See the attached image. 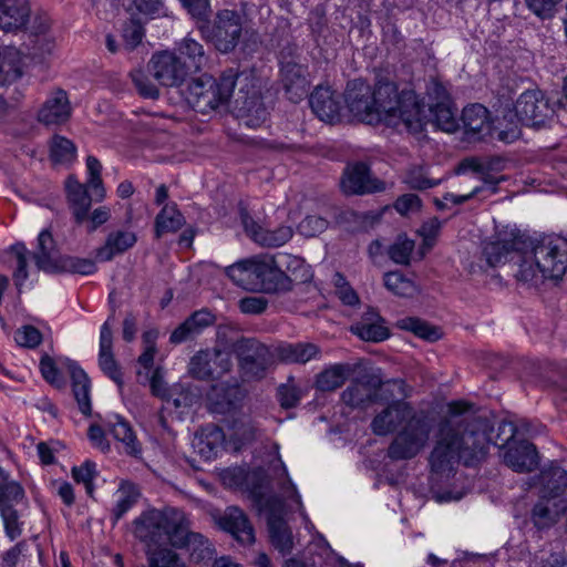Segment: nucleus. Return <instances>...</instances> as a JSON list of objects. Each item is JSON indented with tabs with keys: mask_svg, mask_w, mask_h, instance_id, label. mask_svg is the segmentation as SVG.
<instances>
[{
	"mask_svg": "<svg viewBox=\"0 0 567 567\" xmlns=\"http://www.w3.org/2000/svg\"><path fill=\"white\" fill-rule=\"evenodd\" d=\"M473 406L465 401L449 404L452 417L465 415L457 421L450 419L441 424L440 437L429 457L432 472H451L458 462L473 466L487 455L493 425L486 416L466 414Z\"/></svg>",
	"mask_w": 567,
	"mask_h": 567,
	"instance_id": "nucleus-1",
	"label": "nucleus"
},
{
	"mask_svg": "<svg viewBox=\"0 0 567 567\" xmlns=\"http://www.w3.org/2000/svg\"><path fill=\"white\" fill-rule=\"evenodd\" d=\"M375 435L385 436L396 432L386 456L392 461H408L417 456L427 445L433 431V420L411 403L395 400L380 411L371 422Z\"/></svg>",
	"mask_w": 567,
	"mask_h": 567,
	"instance_id": "nucleus-2",
	"label": "nucleus"
},
{
	"mask_svg": "<svg viewBox=\"0 0 567 567\" xmlns=\"http://www.w3.org/2000/svg\"><path fill=\"white\" fill-rule=\"evenodd\" d=\"M525 256L517 259L516 280L538 287L546 280L558 282L567 271V239L559 236L530 238L525 234Z\"/></svg>",
	"mask_w": 567,
	"mask_h": 567,
	"instance_id": "nucleus-3",
	"label": "nucleus"
},
{
	"mask_svg": "<svg viewBox=\"0 0 567 567\" xmlns=\"http://www.w3.org/2000/svg\"><path fill=\"white\" fill-rule=\"evenodd\" d=\"M373 104L380 122L389 126H404L408 132L419 133L423 130L421 105L413 91L398 92L393 82L379 81L372 90Z\"/></svg>",
	"mask_w": 567,
	"mask_h": 567,
	"instance_id": "nucleus-4",
	"label": "nucleus"
},
{
	"mask_svg": "<svg viewBox=\"0 0 567 567\" xmlns=\"http://www.w3.org/2000/svg\"><path fill=\"white\" fill-rule=\"evenodd\" d=\"M558 102L551 101L540 90H528L519 95L514 111H508L503 121H508V126L498 132V140L512 143L520 135L519 123L534 128L549 125L555 117Z\"/></svg>",
	"mask_w": 567,
	"mask_h": 567,
	"instance_id": "nucleus-5",
	"label": "nucleus"
},
{
	"mask_svg": "<svg viewBox=\"0 0 567 567\" xmlns=\"http://www.w3.org/2000/svg\"><path fill=\"white\" fill-rule=\"evenodd\" d=\"M239 74L236 70L228 69L218 80L208 74L193 79L184 91L187 104L202 114L217 110L229 101Z\"/></svg>",
	"mask_w": 567,
	"mask_h": 567,
	"instance_id": "nucleus-6",
	"label": "nucleus"
},
{
	"mask_svg": "<svg viewBox=\"0 0 567 567\" xmlns=\"http://www.w3.org/2000/svg\"><path fill=\"white\" fill-rule=\"evenodd\" d=\"M184 516L185 513L175 507L145 511L133 520V534L146 545V553L155 550L153 547L165 540L172 545L173 535L184 522Z\"/></svg>",
	"mask_w": 567,
	"mask_h": 567,
	"instance_id": "nucleus-7",
	"label": "nucleus"
},
{
	"mask_svg": "<svg viewBox=\"0 0 567 567\" xmlns=\"http://www.w3.org/2000/svg\"><path fill=\"white\" fill-rule=\"evenodd\" d=\"M237 83L239 89L234 100V112L245 126L259 127L268 116L261 101L259 80L250 73H240Z\"/></svg>",
	"mask_w": 567,
	"mask_h": 567,
	"instance_id": "nucleus-8",
	"label": "nucleus"
},
{
	"mask_svg": "<svg viewBox=\"0 0 567 567\" xmlns=\"http://www.w3.org/2000/svg\"><path fill=\"white\" fill-rule=\"evenodd\" d=\"M525 233L515 227L506 226L498 230L494 238L484 244L482 257L489 268L509 262L512 272L517 270V259L525 256Z\"/></svg>",
	"mask_w": 567,
	"mask_h": 567,
	"instance_id": "nucleus-9",
	"label": "nucleus"
},
{
	"mask_svg": "<svg viewBox=\"0 0 567 567\" xmlns=\"http://www.w3.org/2000/svg\"><path fill=\"white\" fill-rule=\"evenodd\" d=\"M245 380H261L274 363L270 349L256 338H240L233 346Z\"/></svg>",
	"mask_w": 567,
	"mask_h": 567,
	"instance_id": "nucleus-10",
	"label": "nucleus"
},
{
	"mask_svg": "<svg viewBox=\"0 0 567 567\" xmlns=\"http://www.w3.org/2000/svg\"><path fill=\"white\" fill-rule=\"evenodd\" d=\"M199 30L221 53L231 52L243 34V17L235 10H220L213 22H204Z\"/></svg>",
	"mask_w": 567,
	"mask_h": 567,
	"instance_id": "nucleus-11",
	"label": "nucleus"
},
{
	"mask_svg": "<svg viewBox=\"0 0 567 567\" xmlns=\"http://www.w3.org/2000/svg\"><path fill=\"white\" fill-rule=\"evenodd\" d=\"M250 280L260 290L271 293L289 290V280L278 268L275 255L260 254L247 258Z\"/></svg>",
	"mask_w": 567,
	"mask_h": 567,
	"instance_id": "nucleus-12",
	"label": "nucleus"
},
{
	"mask_svg": "<svg viewBox=\"0 0 567 567\" xmlns=\"http://www.w3.org/2000/svg\"><path fill=\"white\" fill-rule=\"evenodd\" d=\"M233 368L231 355L219 349L200 350L190 358L188 373L203 381L220 379Z\"/></svg>",
	"mask_w": 567,
	"mask_h": 567,
	"instance_id": "nucleus-13",
	"label": "nucleus"
},
{
	"mask_svg": "<svg viewBox=\"0 0 567 567\" xmlns=\"http://www.w3.org/2000/svg\"><path fill=\"white\" fill-rule=\"evenodd\" d=\"M152 76L163 86H179L192 74L176 52L165 50L152 55L148 64Z\"/></svg>",
	"mask_w": 567,
	"mask_h": 567,
	"instance_id": "nucleus-14",
	"label": "nucleus"
},
{
	"mask_svg": "<svg viewBox=\"0 0 567 567\" xmlns=\"http://www.w3.org/2000/svg\"><path fill=\"white\" fill-rule=\"evenodd\" d=\"M51 21L44 14H37L31 25L23 32L27 40L22 47L25 53L37 62H43L55 49V39L50 32Z\"/></svg>",
	"mask_w": 567,
	"mask_h": 567,
	"instance_id": "nucleus-15",
	"label": "nucleus"
},
{
	"mask_svg": "<svg viewBox=\"0 0 567 567\" xmlns=\"http://www.w3.org/2000/svg\"><path fill=\"white\" fill-rule=\"evenodd\" d=\"M344 101L349 111L359 121L368 124L380 123V117L373 104L371 86L363 80L350 81L344 93Z\"/></svg>",
	"mask_w": 567,
	"mask_h": 567,
	"instance_id": "nucleus-16",
	"label": "nucleus"
},
{
	"mask_svg": "<svg viewBox=\"0 0 567 567\" xmlns=\"http://www.w3.org/2000/svg\"><path fill=\"white\" fill-rule=\"evenodd\" d=\"M172 546L186 549L190 560L195 563L210 560L215 555V548L209 539L200 533L190 530V520L186 515L181 527L173 535Z\"/></svg>",
	"mask_w": 567,
	"mask_h": 567,
	"instance_id": "nucleus-17",
	"label": "nucleus"
},
{
	"mask_svg": "<svg viewBox=\"0 0 567 567\" xmlns=\"http://www.w3.org/2000/svg\"><path fill=\"white\" fill-rule=\"evenodd\" d=\"M240 220L246 235L261 247H281L293 236V229L291 226L280 225L275 229L265 228L256 221L246 209L240 210Z\"/></svg>",
	"mask_w": 567,
	"mask_h": 567,
	"instance_id": "nucleus-18",
	"label": "nucleus"
},
{
	"mask_svg": "<svg viewBox=\"0 0 567 567\" xmlns=\"http://www.w3.org/2000/svg\"><path fill=\"white\" fill-rule=\"evenodd\" d=\"M340 186L347 195L373 194L385 189V184L373 177L364 163L348 166L341 177Z\"/></svg>",
	"mask_w": 567,
	"mask_h": 567,
	"instance_id": "nucleus-19",
	"label": "nucleus"
},
{
	"mask_svg": "<svg viewBox=\"0 0 567 567\" xmlns=\"http://www.w3.org/2000/svg\"><path fill=\"white\" fill-rule=\"evenodd\" d=\"M35 16L29 0H0V30L4 33L24 32Z\"/></svg>",
	"mask_w": 567,
	"mask_h": 567,
	"instance_id": "nucleus-20",
	"label": "nucleus"
},
{
	"mask_svg": "<svg viewBox=\"0 0 567 567\" xmlns=\"http://www.w3.org/2000/svg\"><path fill=\"white\" fill-rule=\"evenodd\" d=\"M382 381L379 377L370 375L351 383L341 394L342 401L351 408L363 409L375 402Z\"/></svg>",
	"mask_w": 567,
	"mask_h": 567,
	"instance_id": "nucleus-21",
	"label": "nucleus"
},
{
	"mask_svg": "<svg viewBox=\"0 0 567 567\" xmlns=\"http://www.w3.org/2000/svg\"><path fill=\"white\" fill-rule=\"evenodd\" d=\"M309 104L322 122L334 123L340 118V95L328 86H317L309 97Z\"/></svg>",
	"mask_w": 567,
	"mask_h": 567,
	"instance_id": "nucleus-22",
	"label": "nucleus"
},
{
	"mask_svg": "<svg viewBox=\"0 0 567 567\" xmlns=\"http://www.w3.org/2000/svg\"><path fill=\"white\" fill-rule=\"evenodd\" d=\"M504 463L518 473L532 472L538 465V453L533 443L522 440L508 444Z\"/></svg>",
	"mask_w": 567,
	"mask_h": 567,
	"instance_id": "nucleus-23",
	"label": "nucleus"
},
{
	"mask_svg": "<svg viewBox=\"0 0 567 567\" xmlns=\"http://www.w3.org/2000/svg\"><path fill=\"white\" fill-rule=\"evenodd\" d=\"M281 82L289 100L298 102L308 93V68L295 61L284 62L281 65Z\"/></svg>",
	"mask_w": 567,
	"mask_h": 567,
	"instance_id": "nucleus-24",
	"label": "nucleus"
},
{
	"mask_svg": "<svg viewBox=\"0 0 567 567\" xmlns=\"http://www.w3.org/2000/svg\"><path fill=\"white\" fill-rule=\"evenodd\" d=\"M112 319L113 316L101 327L99 364L102 371L121 386L123 384L122 372L113 354Z\"/></svg>",
	"mask_w": 567,
	"mask_h": 567,
	"instance_id": "nucleus-25",
	"label": "nucleus"
},
{
	"mask_svg": "<svg viewBox=\"0 0 567 567\" xmlns=\"http://www.w3.org/2000/svg\"><path fill=\"white\" fill-rule=\"evenodd\" d=\"M219 526L241 545L255 542V532L246 514L238 507H228L219 518Z\"/></svg>",
	"mask_w": 567,
	"mask_h": 567,
	"instance_id": "nucleus-26",
	"label": "nucleus"
},
{
	"mask_svg": "<svg viewBox=\"0 0 567 567\" xmlns=\"http://www.w3.org/2000/svg\"><path fill=\"white\" fill-rule=\"evenodd\" d=\"M351 332L368 342H382L390 337L385 320L374 309H368L361 320L351 326Z\"/></svg>",
	"mask_w": 567,
	"mask_h": 567,
	"instance_id": "nucleus-27",
	"label": "nucleus"
},
{
	"mask_svg": "<svg viewBox=\"0 0 567 567\" xmlns=\"http://www.w3.org/2000/svg\"><path fill=\"white\" fill-rule=\"evenodd\" d=\"M71 115V105L63 90L54 91L39 110L38 120L45 125L65 123Z\"/></svg>",
	"mask_w": 567,
	"mask_h": 567,
	"instance_id": "nucleus-28",
	"label": "nucleus"
},
{
	"mask_svg": "<svg viewBox=\"0 0 567 567\" xmlns=\"http://www.w3.org/2000/svg\"><path fill=\"white\" fill-rule=\"evenodd\" d=\"M87 184H81L73 176H69L65 182L68 203L78 225H82L87 219L92 200H95L94 196L87 193Z\"/></svg>",
	"mask_w": 567,
	"mask_h": 567,
	"instance_id": "nucleus-29",
	"label": "nucleus"
},
{
	"mask_svg": "<svg viewBox=\"0 0 567 567\" xmlns=\"http://www.w3.org/2000/svg\"><path fill=\"white\" fill-rule=\"evenodd\" d=\"M465 135L468 140H482L491 134L489 112L482 104L466 106L462 113Z\"/></svg>",
	"mask_w": 567,
	"mask_h": 567,
	"instance_id": "nucleus-30",
	"label": "nucleus"
},
{
	"mask_svg": "<svg viewBox=\"0 0 567 567\" xmlns=\"http://www.w3.org/2000/svg\"><path fill=\"white\" fill-rule=\"evenodd\" d=\"M173 52L181 56L182 62L192 74L202 71L208 63L204 45L189 34L176 44Z\"/></svg>",
	"mask_w": 567,
	"mask_h": 567,
	"instance_id": "nucleus-31",
	"label": "nucleus"
},
{
	"mask_svg": "<svg viewBox=\"0 0 567 567\" xmlns=\"http://www.w3.org/2000/svg\"><path fill=\"white\" fill-rule=\"evenodd\" d=\"M137 241L136 234L131 230H113L111 231L105 244L95 250V258L99 261H110L116 255L124 254L131 249Z\"/></svg>",
	"mask_w": 567,
	"mask_h": 567,
	"instance_id": "nucleus-32",
	"label": "nucleus"
},
{
	"mask_svg": "<svg viewBox=\"0 0 567 567\" xmlns=\"http://www.w3.org/2000/svg\"><path fill=\"white\" fill-rule=\"evenodd\" d=\"M214 321L215 316L210 311L206 309L195 311L172 332L169 341L178 344L193 339Z\"/></svg>",
	"mask_w": 567,
	"mask_h": 567,
	"instance_id": "nucleus-33",
	"label": "nucleus"
},
{
	"mask_svg": "<svg viewBox=\"0 0 567 567\" xmlns=\"http://www.w3.org/2000/svg\"><path fill=\"white\" fill-rule=\"evenodd\" d=\"M277 357L288 364H306L319 359L321 349L312 342L282 343L276 349Z\"/></svg>",
	"mask_w": 567,
	"mask_h": 567,
	"instance_id": "nucleus-34",
	"label": "nucleus"
},
{
	"mask_svg": "<svg viewBox=\"0 0 567 567\" xmlns=\"http://www.w3.org/2000/svg\"><path fill=\"white\" fill-rule=\"evenodd\" d=\"M68 370L71 375L72 391L79 410L86 416L91 415V383L87 374L74 361L68 363Z\"/></svg>",
	"mask_w": 567,
	"mask_h": 567,
	"instance_id": "nucleus-35",
	"label": "nucleus"
},
{
	"mask_svg": "<svg viewBox=\"0 0 567 567\" xmlns=\"http://www.w3.org/2000/svg\"><path fill=\"white\" fill-rule=\"evenodd\" d=\"M33 260L39 270L56 272L59 257H56L54 239L48 229L42 230L38 236V247L33 252Z\"/></svg>",
	"mask_w": 567,
	"mask_h": 567,
	"instance_id": "nucleus-36",
	"label": "nucleus"
},
{
	"mask_svg": "<svg viewBox=\"0 0 567 567\" xmlns=\"http://www.w3.org/2000/svg\"><path fill=\"white\" fill-rule=\"evenodd\" d=\"M267 523L274 547L282 554H289L293 547L292 534L281 513L270 512Z\"/></svg>",
	"mask_w": 567,
	"mask_h": 567,
	"instance_id": "nucleus-37",
	"label": "nucleus"
},
{
	"mask_svg": "<svg viewBox=\"0 0 567 567\" xmlns=\"http://www.w3.org/2000/svg\"><path fill=\"white\" fill-rule=\"evenodd\" d=\"M275 257L278 268L289 280V290L292 282H306L311 278L310 267L302 258L287 252H278Z\"/></svg>",
	"mask_w": 567,
	"mask_h": 567,
	"instance_id": "nucleus-38",
	"label": "nucleus"
},
{
	"mask_svg": "<svg viewBox=\"0 0 567 567\" xmlns=\"http://www.w3.org/2000/svg\"><path fill=\"white\" fill-rule=\"evenodd\" d=\"M566 502L551 497H543L533 509V522L537 528H547L555 524L566 511Z\"/></svg>",
	"mask_w": 567,
	"mask_h": 567,
	"instance_id": "nucleus-39",
	"label": "nucleus"
},
{
	"mask_svg": "<svg viewBox=\"0 0 567 567\" xmlns=\"http://www.w3.org/2000/svg\"><path fill=\"white\" fill-rule=\"evenodd\" d=\"M238 392L237 386H230L226 383L213 385L207 394L210 411L226 414L235 410L237 406Z\"/></svg>",
	"mask_w": 567,
	"mask_h": 567,
	"instance_id": "nucleus-40",
	"label": "nucleus"
},
{
	"mask_svg": "<svg viewBox=\"0 0 567 567\" xmlns=\"http://www.w3.org/2000/svg\"><path fill=\"white\" fill-rule=\"evenodd\" d=\"M353 371V367L349 363L331 364L316 377L315 385L322 392L334 391L344 384Z\"/></svg>",
	"mask_w": 567,
	"mask_h": 567,
	"instance_id": "nucleus-41",
	"label": "nucleus"
},
{
	"mask_svg": "<svg viewBox=\"0 0 567 567\" xmlns=\"http://www.w3.org/2000/svg\"><path fill=\"white\" fill-rule=\"evenodd\" d=\"M18 55L19 52L17 51H10L8 54H6L0 65V86L14 83L23 75V69L20 61L16 62V58H18ZM8 112L9 105L0 96V123L7 118Z\"/></svg>",
	"mask_w": 567,
	"mask_h": 567,
	"instance_id": "nucleus-42",
	"label": "nucleus"
},
{
	"mask_svg": "<svg viewBox=\"0 0 567 567\" xmlns=\"http://www.w3.org/2000/svg\"><path fill=\"white\" fill-rule=\"evenodd\" d=\"M543 497L557 498L567 487V471L558 465H550L539 474Z\"/></svg>",
	"mask_w": 567,
	"mask_h": 567,
	"instance_id": "nucleus-43",
	"label": "nucleus"
},
{
	"mask_svg": "<svg viewBox=\"0 0 567 567\" xmlns=\"http://www.w3.org/2000/svg\"><path fill=\"white\" fill-rule=\"evenodd\" d=\"M223 441V431L217 426H212L204 429L195 436L193 446L203 458L212 460L216 456Z\"/></svg>",
	"mask_w": 567,
	"mask_h": 567,
	"instance_id": "nucleus-44",
	"label": "nucleus"
},
{
	"mask_svg": "<svg viewBox=\"0 0 567 567\" xmlns=\"http://www.w3.org/2000/svg\"><path fill=\"white\" fill-rule=\"evenodd\" d=\"M116 494L117 499L112 509V520L114 524L134 506L140 497V491L135 484L123 481L121 482Z\"/></svg>",
	"mask_w": 567,
	"mask_h": 567,
	"instance_id": "nucleus-45",
	"label": "nucleus"
},
{
	"mask_svg": "<svg viewBox=\"0 0 567 567\" xmlns=\"http://www.w3.org/2000/svg\"><path fill=\"white\" fill-rule=\"evenodd\" d=\"M113 437L121 442L124 447V452L127 455L137 457L142 453V449L140 443L137 442L136 435L133 432L130 424L124 421L122 417L117 416L116 422L112 424L110 429Z\"/></svg>",
	"mask_w": 567,
	"mask_h": 567,
	"instance_id": "nucleus-46",
	"label": "nucleus"
},
{
	"mask_svg": "<svg viewBox=\"0 0 567 567\" xmlns=\"http://www.w3.org/2000/svg\"><path fill=\"white\" fill-rule=\"evenodd\" d=\"M184 224V217L176 208V205H165L155 219L156 237L165 233H175Z\"/></svg>",
	"mask_w": 567,
	"mask_h": 567,
	"instance_id": "nucleus-47",
	"label": "nucleus"
},
{
	"mask_svg": "<svg viewBox=\"0 0 567 567\" xmlns=\"http://www.w3.org/2000/svg\"><path fill=\"white\" fill-rule=\"evenodd\" d=\"M396 326L402 330L411 331L416 337L426 341H436L441 338L440 329L419 318L406 317L400 319Z\"/></svg>",
	"mask_w": 567,
	"mask_h": 567,
	"instance_id": "nucleus-48",
	"label": "nucleus"
},
{
	"mask_svg": "<svg viewBox=\"0 0 567 567\" xmlns=\"http://www.w3.org/2000/svg\"><path fill=\"white\" fill-rule=\"evenodd\" d=\"M434 124L442 131L452 133L457 128L456 113L449 100L437 102L431 107Z\"/></svg>",
	"mask_w": 567,
	"mask_h": 567,
	"instance_id": "nucleus-49",
	"label": "nucleus"
},
{
	"mask_svg": "<svg viewBox=\"0 0 567 567\" xmlns=\"http://www.w3.org/2000/svg\"><path fill=\"white\" fill-rule=\"evenodd\" d=\"M76 147L66 137L54 135L50 143V157L54 163L69 164L74 161Z\"/></svg>",
	"mask_w": 567,
	"mask_h": 567,
	"instance_id": "nucleus-50",
	"label": "nucleus"
},
{
	"mask_svg": "<svg viewBox=\"0 0 567 567\" xmlns=\"http://www.w3.org/2000/svg\"><path fill=\"white\" fill-rule=\"evenodd\" d=\"M388 290L400 297H411L416 292L415 284L401 271H389L383 277Z\"/></svg>",
	"mask_w": 567,
	"mask_h": 567,
	"instance_id": "nucleus-51",
	"label": "nucleus"
},
{
	"mask_svg": "<svg viewBox=\"0 0 567 567\" xmlns=\"http://www.w3.org/2000/svg\"><path fill=\"white\" fill-rule=\"evenodd\" d=\"M56 271H65L87 276L96 271V265L94 260L89 258L62 256L59 257Z\"/></svg>",
	"mask_w": 567,
	"mask_h": 567,
	"instance_id": "nucleus-52",
	"label": "nucleus"
},
{
	"mask_svg": "<svg viewBox=\"0 0 567 567\" xmlns=\"http://www.w3.org/2000/svg\"><path fill=\"white\" fill-rule=\"evenodd\" d=\"M148 567H187L177 553L164 547L147 551Z\"/></svg>",
	"mask_w": 567,
	"mask_h": 567,
	"instance_id": "nucleus-53",
	"label": "nucleus"
},
{
	"mask_svg": "<svg viewBox=\"0 0 567 567\" xmlns=\"http://www.w3.org/2000/svg\"><path fill=\"white\" fill-rule=\"evenodd\" d=\"M86 168L89 173L87 186L91 188L95 202H101L105 197V188L101 178L102 165L96 157L90 155L86 158Z\"/></svg>",
	"mask_w": 567,
	"mask_h": 567,
	"instance_id": "nucleus-54",
	"label": "nucleus"
},
{
	"mask_svg": "<svg viewBox=\"0 0 567 567\" xmlns=\"http://www.w3.org/2000/svg\"><path fill=\"white\" fill-rule=\"evenodd\" d=\"M10 251L14 255L17 262L12 277L16 286L20 289L29 277L27 269L29 250L23 243H16L11 246Z\"/></svg>",
	"mask_w": 567,
	"mask_h": 567,
	"instance_id": "nucleus-55",
	"label": "nucleus"
},
{
	"mask_svg": "<svg viewBox=\"0 0 567 567\" xmlns=\"http://www.w3.org/2000/svg\"><path fill=\"white\" fill-rule=\"evenodd\" d=\"M414 250V241L405 236H399L389 247L388 255L392 261L400 265H409L411 254Z\"/></svg>",
	"mask_w": 567,
	"mask_h": 567,
	"instance_id": "nucleus-56",
	"label": "nucleus"
},
{
	"mask_svg": "<svg viewBox=\"0 0 567 567\" xmlns=\"http://www.w3.org/2000/svg\"><path fill=\"white\" fill-rule=\"evenodd\" d=\"M22 486L9 480V474L0 467V505L6 502H19L23 498Z\"/></svg>",
	"mask_w": 567,
	"mask_h": 567,
	"instance_id": "nucleus-57",
	"label": "nucleus"
},
{
	"mask_svg": "<svg viewBox=\"0 0 567 567\" xmlns=\"http://www.w3.org/2000/svg\"><path fill=\"white\" fill-rule=\"evenodd\" d=\"M12 503L6 502L0 505V515L4 524V530L11 540L18 538L22 532L18 512L13 508Z\"/></svg>",
	"mask_w": 567,
	"mask_h": 567,
	"instance_id": "nucleus-58",
	"label": "nucleus"
},
{
	"mask_svg": "<svg viewBox=\"0 0 567 567\" xmlns=\"http://www.w3.org/2000/svg\"><path fill=\"white\" fill-rule=\"evenodd\" d=\"M131 79L141 96L152 100H156L159 96V90L143 70L132 71Z\"/></svg>",
	"mask_w": 567,
	"mask_h": 567,
	"instance_id": "nucleus-59",
	"label": "nucleus"
},
{
	"mask_svg": "<svg viewBox=\"0 0 567 567\" xmlns=\"http://www.w3.org/2000/svg\"><path fill=\"white\" fill-rule=\"evenodd\" d=\"M143 37L144 29L138 20L132 18L125 22L122 30V38L127 50H134L142 42Z\"/></svg>",
	"mask_w": 567,
	"mask_h": 567,
	"instance_id": "nucleus-60",
	"label": "nucleus"
},
{
	"mask_svg": "<svg viewBox=\"0 0 567 567\" xmlns=\"http://www.w3.org/2000/svg\"><path fill=\"white\" fill-rule=\"evenodd\" d=\"M403 182L412 189L424 190L439 184V181L426 176L422 167H414L406 172Z\"/></svg>",
	"mask_w": 567,
	"mask_h": 567,
	"instance_id": "nucleus-61",
	"label": "nucleus"
},
{
	"mask_svg": "<svg viewBox=\"0 0 567 567\" xmlns=\"http://www.w3.org/2000/svg\"><path fill=\"white\" fill-rule=\"evenodd\" d=\"M72 476L75 482L83 483L86 492L92 494L93 492V480L96 476V465L94 462L85 461L81 466H74L72 468Z\"/></svg>",
	"mask_w": 567,
	"mask_h": 567,
	"instance_id": "nucleus-62",
	"label": "nucleus"
},
{
	"mask_svg": "<svg viewBox=\"0 0 567 567\" xmlns=\"http://www.w3.org/2000/svg\"><path fill=\"white\" fill-rule=\"evenodd\" d=\"M327 227H328L327 219H324L321 216L309 215L300 221V224L298 226V230L301 235H303L306 237H315V236L321 234L322 231H324L327 229Z\"/></svg>",
	"mask_w": 567,
	"mask_h": 567,
	"instance_id": "nucleus-63",
	"label": "nucleus"
},
{
	"mask_svg": "<svg viewBox=\"0 0 567 567\" xmlns=\"http://www.w3.org/2000/svg\"><path fill=\"white\" fill-rule=\"evenodd\" d=\"M278 400L284 409L295 408L301 400L302 392L299 386L293 383L281 384L278 388Z\"/></svg>",
	"mask_w": 567,
	"mask_h": 567,
	"instance_id": "nucleus-64",
	"label": "nucleus"
}]
</instances>
